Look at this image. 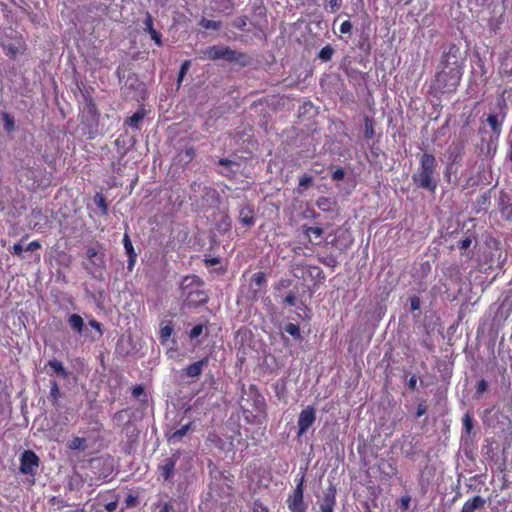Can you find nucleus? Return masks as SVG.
<instances>
[{
  "mask_svg": "<svg viewBox=\"0 0 512 512\" xmlns=\"http://www.w3.org/2000/svg\"><path fill=\"white\" fill-rule=\"evenodd\" d=\"M440 68L429 86V93L435 97L454 92L461 79V66L454 48L442 56Z\"/></svg>",
  "mask_w": 512,
  "mask_h": 512,
  "instance_id": "nucleus-1",
  "label": "nucleus"
},
{
  "mask_svg": "<svg viewBox=\"0 0 512 512\" xmlns=\"http://www.w3.org/2000/svg\"><path fill=\"white\" fill-rule=\"evenodd\" d=\"M435 157L424 153L420 159V167L412 176L414 183L423 189L434 192L437 187V181L434 179Z\"/></svg>",
  "mask_w": 512,
  "mask_h": 512,
  "instance_id": "nucleus-2",
  "label": "nucleus"
},
{
  "mask_svg": "<svg viewBox=\"0 0 512 512\" xmlns=\"http://www.w3.org/2000/svg\"><path fill=\"white\" fill-rule=\"evenodd\" d=\"M244 417L251 424L262 425L266 422V403L261 395H254L251 398V408H244Z\"/></svg>",
  "mask_w": 512,
  "mask_h": 512,
  "instance_id": "nucleus-3",
  "label": "nucleus"
},
{
  "mask_svg": "<svg viewBox=\"0 0 512 512\" xmlns=\"http://www.w3.org/2000/svg\"><path fill=\"white\" fill-rule=\"evenodd\" d=\"M203 57L210 60L224 59L227 61H233L235 59V51L227 46L215 45L207 47L202 51Z\"/></svg>",
  "mask_w": 512,
  "mask_h": 512,
  "instance_id": "nucleus-4",
  "label": "nucleus"
},
{
  "mask_svg": "<svg viewBox=\"0 0 512 512\" xmlns=\"http://www.w3.org/2000/svg\"><path fill=\"white\" fill-rule=\"evenodd\" d=\"M287 506L290 512H306L307 505L304 502L303 478L300 479L293 494L288 497Z\"/></svg>",
  "mask_w": 512,
  "mask_h": 512,
  "instance_id": "nucleus-5",
  "label": "nucleus"
},
{
  "mask_svg": "<svg viewBox=\"0 0 512 512\" xmlns=\"http://www.w3.org/2000/svg\"><path fill=\"white\" fill-rule=\"evenodd\" d=\"M39 466L38 456L31 450H26L20 458V471L25 475H35Z\"/></svg>",
  "mask_w": 512,
  "mask_h": 512,
  "instance_id": "nucleus-6",
  "label": "nucleus"
},
{
  "mask_svg": "<svg viewBox=\"0 0 512 512\" xmlns=\"http://www.w3.org/2000/svg\"><path fill=\"white\" fill-rule=\"evenodd\" d=\"M179 459V453H174L172 456L165 458L158 466L159 477L165 481L170 482L175 474V467Z\"/></svg>",
  "mask_w": 512,
  "mask_h": 512,
  "instance_id": "nucleus-7",
  "label": "nucleus"
},
{
  "mask_svg": "<svg viewBox=\"0 0 512 512\" xmlns=\"http://www.w3.org/2000/svg\"><path fill=\"white\" fill-rule=\"evenodd\" d=\"M316 420V412L312 406H307L299 414L298 435L302 436L312 426Z\"/></svg>",
  "mask_w": 512,
  "mask_h": 512,
  "instance_id": "nucleus-8",
  "label": "nucleus"
},
{
  "mask_svg": "<svg viewBox=\"0 0 512 512\" xmlns=\"http://www.w3.org/2000/svg\"><path fill=\"white\" fill-rule=\"evenodd\" d=\"M83 267L93 278H101L105 267L103 255L94 259H87L83 262Z\"/></svg>",
  "mask_w": 512,
  "mask_h": 512,
  "instance_id": "nucleus-9",
  "label": "nucleus"
},
{
  "mask_svg": "<svg viewBox=\"0 0 512 512\" xmlns=\"http://www.w3.org/2000/svg\"><path fill=\"white\" fill-rule=\"evenodd\" d=\"M336 506V489L330 486L325 492L320 503V512H334Z\"/></svg>",
  "mask_w": 512,
  "mask_h": 512,
  "instance_id": "nucleus-10",
  "label": "nucleus"
},
{
  "mask_svg": "<svg viewBox=\"0 0 512 512\" xmlns=\"http://www.w3.org/2000/svg\"><path fill=\"white\" fill-rule=\"evenodd\" d=\"M207 364H208L207 358L196 361V362L188 365L186 368L182 369L181 375L189 377V378H193V379L198 378L201 375L203 368Z\"/></svg>",
  "mask_w": 512,
  "mask_h": 512,
  "instance_id": "nucleus-11",
  "label": "nucleus"
},
{
  "mask_svg": "<svg viewBox=\"0 0 512 512\" xmlns=\"http://www.w3.org/2000/svg\"><path fill=\"white\" fill-rule=\"evenodd\" d=\"M239 218L243 225L247 227L252 226L255 223L253 208L249 205L244 206L240 210Z\"/></svg>",
  "mask_w": 512,
  "mask_h": 512,
  "instance_id": "nucleus-12",
  "label": "nucleus"
},
{
  "mask_svg": "<svg viewBox=\"0 0 512 512\" xmlns=\"http://www.w3.org/2000/svg\"><path fill=\"white\" fill-rule=\"evenodd\" d=\"M190 428H191V423L182 425L180 428L176 429L175 431L171 432L168 435V441L172 444H175V443L181 441V439L188 433Z\"/></svg>",
  "mask_w": 512,
  "mask_h": 512,
  "instance_id": "nucleus-13",
  "label": "nucleus"
},
{
  "mask_svg": "<svg viewBox=\"0 0 512 512\" xmlns=\"http://www.w3.org/2000/svg\"><path fill=\"white\" fill-rule=\"evenodd\" d=\"M68 323L72 330L78 334H82L84 331V320L83 318L78 314H71L68 317Z\"/></svg>",
  "mask_w": 512,
  "mask_h": 512,
  "instance_id": "nucleus-14",
  "label": "nucleus"
},
{
  "mask_svg": "<svg viewBox=\"0 0 512 512\" xmlns=\"http://www.w3.org/2000/svg\"><path fill=\"white\" fill-rule=\"evenodd\" d=\"M145 117V112L144 110H138L136 111L131 117H129L127 120H126V124L131 127V128H135V129H138L139 128V124L142 122V120L144 119Z\"/></svg>",
  "mask_w": 512,
  "mask_h": 512,
  "instance_id": "nucleus-15",
  "label": "nucleus"
},
{
  "mask_svg": "<svg viewBox=\"0 0 512 512\" xmlns=\"http://www.w3.org/2000/svg\"><path fill=\"white\" fill-rule=\"evenodd\" d=\"M48 366L58 375L66 378L68 377V372L66 371V369L64 368L63 364L57 360V359H52L48 362Z\"/></svg>",
  "mask_w": 512,
  "mask_h": 512,
  "instance_id": "nucleus-16",
  "label": "nucleus"
},
{
  "mask_svg": "<svg viewBox=\"0 0 512 512\" xmlns=\"http://www.w3.org/2000/svg\"><path fill=\"white\" fill-rule=\"evenodd\" d=\"M219 164L227 169L226 172H222L226 176H230V173H236L239 169V164L228 159H220Z\"/></svg>",
  "mask_w": 512,
  "mask_h": 512,
  "instance_id": "nucleus-17",
  "label": "nucleus"
},
{
  "mask_svg": "<svg viewBox=\"0 0 512 512\" xmlns=\"http://www.w3.org/2000/svg\"><path fill=\"white\" fill-rule=\"evenodd\" d=\"M480 507V496L476 495L473 497L471 501H467L461 512H476V510Z\"/></svg>",
  "mask_w": 512,
  "mask_h": 512,
  "instance_id": "nucleus-18",
  "label": "nucleus"
},
{
  "mask_svg": "<svg viewBox=\"0 0 512 512\" xmlns=\"http://www.w3.org/2000/svg\"><path fill=\"white\" fill-rule=\"evenodd\" d=\"M68 447L71 450H84L86 448V439L75 437L69 442Z\"/></svg>",
  "mask_w": 512,
  "mask_h": 512,
  "instance_id": "nucleus-19",
  "label": "nucleus"
},
{
  "mask_svg": "<svg viewBox=\"0 0 512 512\" xmlns=\"http://www.w3.org/2000/svg\"><path fill=\"white\" fill-rule=\"evenodd\" d=\"M284 330H285L286 333H288L289 335H291L295 339H300L301 338L300 328H299L298 325H296L294 323L286 324L285 327H284Z\"/></svg>",
  "mask_w": 512,
  "mask_h": 512,
  "instance_id": "nucleus-20",
  "label": "nucleus"
},
{
  "mask_svg": "<svg viewBox=\"0 0 512 512\" xmlns=\"http://www.w3.org/2000/svg\"><path fill=\"white\" fill-rule=\"evenodd\" d=\"M200 25L204 29L218 30L221 27V22L220 21H214V20H208V19L202 18L201 21H200Z\"/></svg>",
  "mask_w": 512,
  "mask_h": 512,
  "instance_id": "nucleus-21",
  "label": "nucleus"
},
{
  "mask_svg": "<svg viewBox=\"0 0 512 512\" xmlns=\"http://www.w3.org/2000/svg\"><path fill=\"white\" fill-rule=\"evenodd\" d=\"M380 470L388 477H393L396 475V468L393 466V464L389 462H383L379 465Z\"/></svg>",
  "mask_w": 512,
  "mask_h": 512,
  "instance_id": "nucleus-22",
  "label": "nucleus"
},
{
  "mask_svg": "<svg viewBox=\"0 0 512 512\" xmlns=\"http://www.w3.org/2000/svg\"><path fill=\"white\" fill-rule=\"evenodd\" d=\"M199 279L195 276L185 277L182 281V289L186 293L187 297L192 295V291H187L188 287L194 283H197Z\"/></svg>",
  "mask_w": 512,
  "mask_h": 512,
  "instance_id": "nucleus-23",
  "label": "nucleus"
},
{
  "mask_svg": "<svg viewBox=\"0 0 512 512\" xmlns=\"http://www.w3.org/2000/svg\"><path fill=\"white\" fill-rule=\"evenodd\" d=\"M333 49L331 46L327 45L325 47H323L319 54H318V57L319 59H321L322 61L324 62H327V61H330L332 56H333Z\"/></svg>",
  "mask_w": 512,
  "mask_h": 512,
  "instance_id": "nucleus-24",
  "label": "nucleus"
},
{
  "mask_svg": "<svg viewBox=\"0 0 512 512\" xmlns=\"http://www.w3.org/2000/svg\"><path fill=\"white\" fill-rule=\"evenodd\" d=\"M2 119L4 122V128L6 131L11 132L15 128V122L13 116H11L9 113H3Z\"/></svg>",
  "mask_w": 512,
  "mask_h": 512,
  "instance_id": "nucleus-25",
  "label": "nucleus"
},
{
  "mask_svg": "<svg viewBox=\"0 0 512 512\" xmlns=\"http://www.w3.org/2000/svg\"><path fill=\"white\" fill-rule=\"evenodd\" d=\"M251 280L256 286L262 287L266 283V276L263 272H258L252 276Z\"/></svg>",
  "mask_w": 512,
  "mask_h": 512,
  "instance_id": "nucleus-26",
  "label": "nucleus"
},
{
  "mask_svg": "<svg viewBox=\"0 0 512 512\" xmlns=\"http://www.w3.org/2000/svg\"><path fill=\"white\" fill-rule=\"evenodd\" d=\"M205 198L207 200V206L212 205L217 200V192L214 189H205Z\"/></svg>",
  "mask_w": 512,
  "mask_h": 512,
  "instance_id": "nucleus-27",
  "label": "nucleus"
},
{
  "mask_svg": "<svg viewBox=\"0 0 512 512\" xmlns=\"http://www.w3.org/2000/svg\"><path fill=\"white\" fill-rule=\"evenodd\" d=\"M305 234L307 236L314 235L315 238H321L323 229L321 227H305Z\"/></svg>",
  "mask_w": 512,
  "mask_h": 512,
  "instance_id": "nucleus-28",
  "label": "nucleus"
},
{
  "mask_svg": "<svg viewBox=\"0 0 512 512\" xmlns=\"http://www.w3.org/2000/svg\"><path fill=\"white\" fill-rule=\"evenodd\" d=\"M61 396L58 384L56 381H51V387H50V397L57 401Z\"/></svg>",
  "mask_w": 512,
  "mask_h": 512,
  "instance_id": "nucleus-29",
  "label": "nucleus"
},
{
  "mask_svg": "<svg viewBox=\"0 0 512 512\" xmlns=\"http://www.w3.org/2000/svg\"><path fill=\"white\" fill-rule=\"evenodd\" d=\"M374 136L373 122L369 118H365V137L370 139Z\"/></svg>",
  "mask_w": 512,
  "mask_h": 512,
  "instance_id": "nucleus-30",
  "label": "nucleus"
},
{
  "mask_svg": "<svg viewBox=\"0 0 512 512\" xmlns=\"http://www.w3.org/2000/svg\"><path fill=\"white\" fill-rule=\"evenodd\" d=\"M172 332H173V328L170 325H166V326L162 327L160 330L161 340L163 342L167 341L170 338V336L172 335Z\"/></svg>",
  "mask_w": 512,
  "mask_h": 512,
  "instance_id": "nucleus-31",
  "label": "nucleus"
},
{
  "mask_svg": "<svg viewBox=\"0 0 512 512\" xmlns=\"http://www.w3.org/2000/svg\"><path fill=\"white\" fill-rule=\"evenodd\" d=\"M123 245L128 255L136 254L128 234H125L123 237Z\"/></svg>",
  "mask_w": 512,
  "mask_h": 512,
  "instance_id": "nucleus-32",
  "label": "nucleus"
},
{
  "mask_svg": "<svg viewBox=\"0 0 512 512\" xmlns=\"http://www.w3.org/2000/svg\"><path fill=\"white\" fill-rule=\"evenodd\" d=\"M190 67V61L188 60H185L182 65H181V68H180V71H179V75H178V83H180L183 79V77L185 76V74L187 73L188 69Z\"/></svg>",
  "mask_w": 512,
  "mask_h": 512,
  "instance_id": "nucleus-33",
  "label": "nucleus"
},
{
  "mask_svg": "<svg viewBox=\"0 0 512 512\" xmlns=\"http://www.w3.org/2000/svg\"><path fill=\"white\" fill-rule=\"evenodd\" d=\"M95 203L98 207H100L103 211V213L107 212V205L105 203V199L102 195L97 194L95 197Z\"/></svg>",
  "mask_w": 512,
  "mask_h": 512,
  "instance_id": "nucleus-34",
  "label": "nucleus"
},
{
  "mask_svg": "<svg viewBox=\"0 0 512 512\" xmlns=\"http://www.w3.org/2000/svg\"><path fill=\"white\" fill-rule=\"evenodd\" d=\"M203 332V326L201 324L195 325L190 331V337L192 339L199 337Z\"/></svg>",
  "mask_w": 512,
  "mask_h": 512,
  "instance_id": "nucleus-35",
  "label": "nucleus"
},
{
  "mask_svg": "<svg viewBox=\"0 0 512 512\" xmlns=\"http://www.w3.org/2000/svg\"><path fill=\"white\" fill-rule=\"evenodd\" d=\"M144 24H145V31L150 33L152 31H154V27H153V20H152V17L151 15L148 13L147 16H146V19L144 21Z\"/></svg>",
  "mask_w": 512,
  "mask_h": 512,
  "instance_id": "nucleus-36",
  "label": "nucleus"
},
{
  "mask_svg": "<svg viewBox=\"0 0 512 512\" xmlns=\"http://www.w3.org/2000/svg\"><path fill=\"white\" fill-rule=\"evenodd\" d=\"M351 29H352V24L350 21L346 20L344 22L341 23L340 25V32L342 34H347V33H350L351 32Z\"/></svg>",
  "mask_w": 512,
  "mask_h": 512,
  "instance_id": "nucleus-37",
  "label": "nucleus"
},
{
  "mask_svg": "<svg viewBox=\"0 0 512 512\" xmlns=\"http://www.w3.org/2000/svg\"><path fill=\"white\" fill-rule=\"evenodd\" d=\"M41 248V244L39 241L35 240V241H32L30 242L26 247H25V251H30V252H33V251H36L38 249Z\"/></svg>",
  "mask_w": 512,
  "mask_h": 512,
  "instance_id": "nucleus-38",
  "label": "nucleus"
},
{
  "mask_svg": "<svg viewBox=\"0 0 512 512\" xmlns=\"http://www.w3.org/2000/svg\"><path fill=\"white\" fill-rule=\"evenodd\" d=\"M149 34L151 36V39L156 43V45H158V46L162 45L161 34L158 31L154 30V31L150 32Z\"/></svg>",
  "mask_w": 512,
  "mask_h": 512,
  "instance_id": "nucleus-39",
  "label": "nucleus"
},
{
  "mask_svg": "<svg viewBox=\"0 0 512 512\" xmlns=\"http://www.w3.org/2000/svg\"><path fill=\"white\" fill-rule=\"evenodd\" d=\"M99 253L94 247H89L86 251V258L87 259H94L95 257H99Z\"/></svg>",
  "mask_w": 512,
  "mask_h": 512,
  "instance_id": "nucleus-40",
  "label": "nucleus"
},
{
  "mask_svg": "<svg viewBox=\"0 0 512 512\" xmlns=\"http://www.w3.org/2000/svg\"><path fill=\"white\" fill-rule=\"evenodd\" d=\"M345 173L342 169H337L332 174V179L335 181H340L344 178Z\"/></svg>",
  "mask_w": 512,
  "mask_h": 512,
  "instance_id": "nucleus-41",
  "label": "nucleus"
},
{
  "mask_svg": "<svg viewBox=\"0 0 512 512\" xmlns=\"http://www.w3.org/2000/svg\"><path fill=\"white\" fill-rule=\"evenodd\" d=\"M25 250V248H23V246L21 245V243H16L14 244V246L12 247V253L14 255H17V256H21L22 255V252Z\"/></svg>",
  "mask_w": 512,
  "mask_h": 512,
  "instance_id": "nucleus-42",
  "label": "nucleus"
},
{
  "mask_svg": "<svg viewBox=\"0 0 512 512\" xmlns=\"http://www.w3.org/2000/svg\"><path fill=\"white\" fill-rule=\"evenodd\" d=\"M342 1L341 0H329V7L330 9L335 12L337 11L341 6Z\"/></svg>",
  "mask_w": 512,
  "mask_h": 512,
  "instance_id": "nucleus-43",
  "label": "nucleus"
},
{
  "mask_svg": "<svg viewBox=\"0 0 512 512\" xmlns=\"http://www.w3.org/2000/svg\"><path fill=\"white\" fill-rule=\"evenodd\" d=\"M464 427L468 433L472 429V418L469 416V414H466L464 417Z\"/></svg>",
  "mask_w": 512,
  "mask_h": 512,
  "instance_id": "nucleus-44",
  "label": "nucleus"
},
{
  "mask_svg": "<svg viewBox=\"0 0 512 512\" xmlns=\"http://www.w3.org/2000/svg\"><path fill=\"white\" fill-rule=\"evenodd\" d=\"M89 325L98 332L99 336L102 335L101 324L98 321L92 319L89 321Z\"/></svg>",
  "mask_w": 512,
  "mask_h": 512,
  "instance_id": "nucleus-45",
  "label": "nucleus"
},
{
  "mask_svg": "<svg viewBox=\"0 0 512 512\" xmlns=\"http://www.w3.org/2000/svg\"><path fill=\"white\" fill-rule=\"evenodd\" d=\"M144 393V389L142 386L138 385V386H135L133 389H132V394L134 397L138 398L140 397L142 394Z\"/></svg>",
  "mask_w": 512,
  "mask_h": 512,
  "instance_id": "nucleus-46",
  "label": "nucleus"
},
{
  "mask_svg": "<svg viewBox=\"0 0 512 512\" xmlns=\"http://www.w3.org/2000/svg\"><path fill=\"white\" fill-rule=\"evenodd\" d=\"M426 410H427V408H426L425 404H422V403L418 404L416 416L421 417L422 415H424L426 413Z\"/></svg>",
  "mask_w": 512,
  "mask_h": 512,
  "instance_id": "nucleus-47",
  "label": "nucleus"
},
{
  "mask_svg": "<svg viewBox=\"0 0 512 512\" xmlns=\"http://www.w3.org/2000/svg\"><path fill=\"white\" fill-rule=\"evenodd\" d=\"M285 303H287L289 306H294L296 304V297L293 294H288L285 299Z\"/></svg>",
  "mask_w": 512,
  "mask_h": 512,
  "instance_id": "nucleus-48",
  "label": "nucleus"
},
{
  "mask_svg": "<svg viewBox=\"0 0 512 512\" xmlns=\"http://www.w3.org/2000/svg\"><path fill=\"white\" fill-rule=\"evenodd\" d=\"M471 243H472V240L469 237H466L465 239L461 240L460 248L467 249L470 247Z\"/></svg>",
  "mask_w": 512,
  "mask_h": 512,
  "instance_id": "nucleus-49",
  "label": "nucleus"
},
{
  "mask_svg": "<svg viewBox=\"0 0 512 512\" xmlns=\"http://www.w3.org/2000/svg\"><path fill=\"white\" fill-rule=\"evenodd\" d=\"M129 256V259H128V269L131 271L135 265V262H136V257L137 255L136 254H131V255H128Z\"/></svg>",
  "mask_w": 512,
  "mask_h": 512,
  "instance_id": "nucleus-50",
  "label": "nucleus"
},
{
  "mask_svg": "<svg viewBox=\"0 0 512 512\" xmlns=\"http://www.w3.org/2000/svg\"><path fill=\"white\" fill-rule=\"evenodd\" d=\"M117 508V502L112 501L105 505V509L107 512H113Z\"/></svg>",
  "mask_w": 512,
  "mask_h": 512,
  "instance_id": "nucleus-51",
  "label": "nucleus"
},
{
  "mask_svg": "<svg viewBox=\"0 0 512 512\" xmlns=\"http://www.w3.org/2000/svg\"><path fill=\"white\" fill-rule=\"evenodd\" d=\"M416 384H417V378H416L415 375H413L408 380V386H409L410 389H415L416 388Z\"/></svg>",
  "mask_w": 512,
  "mask_h": 512,
  "instance_id": "nucleus-52",
  "label": "nucleus"
},
{
  "mask_svg": "<svg viewBox=\"0 0 512 512\" xmlns=\"http://www.w3.org/2000/svg\"><path fill=\"white\" fill-rule=\"evenodd\" d=\"M419 306H420L419 299L416 298V297L412 298V300H411V309L412 310H417V309H419Z\"/></svg>",
  "mask_w": 512,
  "mask_h": 512,
  "instance_id": "nucleus-53",
  "label": "nucleus"
},
{
  "mask_svg": "<svg viewBox=\"0 0 512 512\" xmlns=\"http://www.w3.org/2000/svg\"><path fill=\"white\" fill-rule=\"evenodd\" d=\"M311 180L312 179L310 177H304L300 180L299 184L302 187H307L311 183Z\"/></svg>",
  "mask_w": 512,
  "mask_h": 512,
  "instance_id": "nucleus-54",
  "label": "nucleus"
},
{
  "mask_svg": "<svg viewBox=\"0 0 512 512\" xmlns=\"http://www.w3.org/2000/svg\"><path fill=\"white\" fill-rule=\"evenodd\" d=\"M206 263L209 266H215V265L219 264V259L218 258L206 259Z\"/></svg>",
  "mask_w": 512,
  "mask_h": 512,
  "instance_id": "nucleus-55",
  "label": "nucleus"
},
{
  "mask_svg": "<svg viewBox=\"0 0 512 512\" xmlns=\"http://www.w3.org/2000/svg\"><path fill=\"white\" fill-rule=\"evenodd\" d=\"M8 52L11 54V55H16L17 53H19V48L17 47H14L12 45H10L8 48Z\"/></svg>",
  "mask_w": 512,
  "mask_h": 512,
  "instance_id": "nucleus-56",
  "label": "nucleus"
},
{
  "mask_svg": "<svg viewBox=\"0 0 512 512\" xmlns=\"http://www.w3.org/2000/svg\"><path fill=\"white\" fill-rule=\"evenodd\" d=\"M235 25L238 28H243L246 25V21H245V19H242V18L238 19Z\"/></svg>",
  "mask_w": 512,
  "mask_h": 512,
  "instance_id": "nucleus-57",
  "label": "nucleus"
},
{
  "mask_svg": "<svg viewBox=\"0 0 512 512\" xmlns=\"http://www.w3.org/2000/svg\"><path fill=\"white\" fill-rule=\"evenodd\" d=\"M171 511V507L169 504L165 503L162 505L161 509L159 512H170Z\"/></svg>",
  "mask_w": 512,
  "mask_h": 512,
  "instance_id": "nucleus-58",
  "label": "nucleus"
},
{
  "mask_svg": "<svg viewBox=\"0 0 512 512\" xmlns=\"http://www.w3.org/2000/svg\"><path fill=\"white\" fill-rule=\"evenodd\" d=\"M185 154L186 156L189 158V159H192L193 155H194V150L192 148H188L185 150Z\"/></svg>",
  "mask_w": 512,
  "mask_h": 512,
  "instance_id": "nucleus-59",
  "label": "nucleus"
},
{
  "mask_svg": "<svg viewBox=\"0 0 512 512\" xmlns=\"http://www.w3.org/2000/svg\"><path fill=\"white\" fill-rule=\"evenodd\" d=\"M32 215H33L34 218H41L42 217V213H41L40 210L33 211Z\"/></svg>",
  "mask_w": 512,
  "mask_h": 512,
  "instance_id": "nucleus-60",
  "label": "nucleus"
},
{
  "mask_svg": "<svg viewBox=\"0 0 512 512\" xmlns=\"http://www.w3.org/2000/svg\"><path fill=\"white\" fill-rule=\"evenodd\" d=\"M196 293H197L198 295H202V296H203V297H201V298L199 299V302L206 301V298H207V297H206V295H204V294H203V292L196 291Z\"/></svg>",
  "mask_w": 512,
  "mask_h": 512,
  "instance_id": "nucleus-61",
  "label": "nucleus"
},
{
  "mask_svg": "<svg viewBox=\"0 0 512 512\" xmlns=\"http://www.w3.org/2000/svg\"><path fill=\"white\" fill-rule=\"evenodd\" d=\"M223 223L225 224L226 228H230L231 224L228 219H225Z\"/></svg>",
  "mask_w": 512,
  "mask_h": 512,
  "instance_id": "nucleus-62",
  "label": "nucleus"
},
{
  "mask_svg": "<svg viewBox=\"0 0 512 512\" xmlns=\"http://www.w3.org/2000/svg\"><path fill=\"white\" fill-rule=\"evenodd\" d=\"M477 392L480 391V381L475 384Z\"/></svg>",
  "mask_w": 512,
  "mask_h": 512,
  "instance_id": "nucleus-63",
  "label": "nucleus"
},
{
  "mask_svg": "<svg viewBox=\"0 0 512 512\" xmlns=\"http://www.w3.org/2000/svg\"><path fill=\"white\" fill-rule=\"evenodd\" d=\"M73 512H84V510L83 509H77V510H75Z\"/></svg>",
  "mask_w": 512,
  "mask_h": 512,
  "instance_id": "nucleus-64",
  "label": "nucleus"
}]
</instances>
